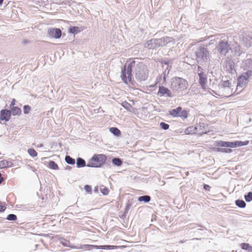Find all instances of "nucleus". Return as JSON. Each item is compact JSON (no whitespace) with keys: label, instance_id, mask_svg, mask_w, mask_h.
<instances>
[{"label":"nucleus","instance_id":"nucleus-1","mask_svg":"<svg viewBox=\"0 0 252 252\" xmlns=\"http://www.w3.org/2000/svg\"><path fill=\"white\" fill-rule=\"evenodd\" d=\"M122 69L121 78L126 84L128 82L132 83V72L137 81L141 82L145 81L148 76L149 70L147 67L138 58L130 60Z\"/></svg>","mask_w":252,"mask_h":252},{"label":"nucleus","instance_id":"nucleus-2","mask_svg":"<svg viewBox=\"0 0 252 252\" xmlns=\"http://www.w3.org/2000/svg\"><path fill=\"white\" fill-rule=\"evenodd\" d=\"M188 87V82L182 78L175 77L171 79L170 89L174 93H181L187 89Z\"/></svg>","mask_w":252,"mask_h":252},{"label":"nucleus","instance_id":"nucleus-3","mask_svg":"<svg viewBox=\"0 0 252 252\" xmlns=\"http://www.w3.org/2000/svg\"><path fill=\"white\" fill-rule=\"evenodd\" d=\"M195 54L196 60L200 65H204L209 59V52L207 48L204 46L198 47Z\"/></svg>","mask_w":252,"mask_h":252},{"label":"nucleus","instance_id":"nucleus-4","mask_svg":"<svg viewBox=\"0 0 252 252\" xmlns=\"http://www.w3.org/2000/svg\"><path fill=\"white\" fill-rule=\"evenodd\" d=\"M106 156L103 154L94 155L88 161L87 166L91 167H100L106 161Z\"/></svg>","mask_w":252,"mask_h":252},{"label":"nucleus","instance_id":"nucleus-5","mask_svg":"<svg viewBox=\"0 0 252 252\" xmlns=\"http://www.w3.org/2000/svg\"><path fill=\"white\" fill-rule=\"evenodd\" d=\"M249 141H236L234 142H228L223 141H218L216 142V146L223 147L235 148L247 145Z\"/></svg>","mask_w":252,"mask_h":252},{"label":"nucleus","instance_id":"nucleus-6","mask_svg":"<svg viewBox=\"0 0 252 252\" xmlns=\"http://www.w3.org/2000/svg\"><path fill=\"white\" fill-rule=\"evenodd\" d=\"M231 83L229 80L223 81L219 84L220 92L222 93V95L228 97L232 95V90L231 89Z\"/></svg>","mask_w":252,"mask_h":252},{"label":"nucleus","instance_id":"nucleus-7","mask_svg":"<svg viewBox=\"0 0 252 252\" xmlns=\"http://www.w3.org/2000/svg\"><path fill=\"white\" fill-rule=\"evenodd\" d=\"M216 49L221 55L226 56L230 49V43L225 39L220 40L216 45Z\"/></svg>","mask_w":252,"mask_h":252},{"label":"nucleus","instance_id":"nucleus-8","mask_svg":"<svg viewBox=\"0 0 252 252\" xmlns=\"http://www.w3.org/2000/svg\"><path fill=\"white\" fill-rule=\"evenodd\" d=\"M252 76V71L251 70H248L243 73L237 79V86L241 87L245 86L247 84L249 78Z\"/></svg>","mask_w":252,"mask_h":252},{"label":"nucleus","instance_id":"nucleus-9","mask_svg":"<svg viewBox=\"0 0 252 252\" xmlns=\"http://www.w3.org/2000/svg\"><path fill=\"white\" fill-rule=\"evenodd\" d=\"M233 56L236 57H240L241 54L245 53L240 45L236 41L230 43V49Z\"/></svg>","mask_w":252,"mask_h":252},{"label":"nucleus","instance_id":"nucleus-10","mask_svg":"<svg viewBox=\"0 0 252 252\" xmlns=\"http://www.w3.org/2000/svg\"><path fill=\"white\" fill-rule=\"evenodd\" d=\"M224 67L227 72L232 73L235 66V59L232 57H227L224 62Z\"/></svg>","mask_w":252,"mask_h":252},{"label":"nucleus","instance_id":"nucleus-11","mask_svg":"<svg viewBox=\"0 0 252 252\" xmlns=\"http://www.w3.org/2000/svg\"><path fill=\"white\" fill-rule=\"evenodd\" d=\"M157 94L160 97L164 96L171 98L175 96L169 89L162 86H159Z\"/></svg>","mask_w":252,"mask_h":252},{"label":"nucleus","instance_id":"nucleus-12","mask_svg":"<svg viewBox=\"0 0 252 252\" xmlns=\"http://www.w3.org/2000/svg\"><path fill=\"white\" fill-rule=\"evenodd\" d=\"M242 43L244 46L249 48L252 45V33H244L241 36Z\"/></svg>","mask_w":252,"mask_h":252},{"label":"nucleus","instance_id":"nucleus-13","mask_svg":"<svg viewBox=\"0 0 252 252\" xmlns=\"http://www.w3.org/2000/svg\"><path fill=\"white\" fill-rule=\"evenodd\" d=\"M207 130L206 129V124L204 123H199L193 128V133H196L200 135L206 133Z\"/></svg>","mask_w":252,"mask_h":252},{"label":"nucleus","instance_id":"nucleus-14","mask_svg":"<svg viewBox=\"0 0 252 252\" xmlns=\"http://www.w3.org/2000/svg\"><path fill=\"white\" fill-rule=\"evenodd\" d=\"M48 34L50 36L56 39L59 38L62 35V31L60 29H50L48 31Z\"/></svg>","mask_w":252,"mask_h":252},{"label":"nucleus","instance_id":"nucleus-15","mask_svg":"<svg viewBox=\"0 0 252 252\" xmlns=\"http://www.w3.org/2000/svg\"><path fill=\"white\" fill-rule=\"evenodd\" d=\"M11 117V111L7 109H2L0 111V120L8 122Z\"/></svg>","mask_w":252,"mask_h":252},{"label":"nucleus","instance_id":"nucleus-16","mask_svg":"<svg viewBox=\"0 0 252 252\" xmlns=\"http://www.w3.org/2000/svg\"><path fill=\"white\" fill-rule=\"evenodd\" d=\"M159 47H163L166 46L168 43L174 41L172 37L165 36L161 38L158 39Z\"/></svg>","mask_w":252,"mask_h":252},{"label":"nucleus","instance_id":"nucleus-17","mask_svg":"<svg viewBox=\"0 0 252 252\" xmlns=\"http://www.w3.org/2000/svg\"><path fill=\"white\" fill-rule=\"evenodd\" d=\"M149 49H156L159 47L158 44V39H152L147 42L145 46Z\"/></svg>","mask_w":252,"mask_h":252},{"label":"nucleus","instance_id":"nucleus-18","mask_svg":"<svg viewBox=\"0 0 252 252\" xmlns=\"http://www.w3.org/2000/svg\"><path fill=\"white\" fill-rule=\"evenodd\" d=\"M199 83L202 88L205 89L207 81V75L205 73H202L198 75Z\"/></svg>","mask_w":252,"mask_h":252},{"label":"nucleus","instance_id":"nucleus-19","mask_svg":"<svg viewBox=\"0 0 252 252\" xmlns=\"http://www.w3.org/2000/svg\"><path fill=\"white\" fill-rule=\"evenodd\" d=\"M13 163L11 161H9L6 160H2L0 161V168H4L8 167H12Z\"/></svg>","mask_w":252,"mask_h":252},{"label":"nucleus","instance_id":"nucleus-20","mask_svg":"<svg viewBox=\"0 0 252 252\" xmlns=\"http://www.w3.org/2000/svg\"><path fill=\"white\" fill-rule=\"evenodd\" d=\"M243 65L245 70L248 69L252 67V60L248 59L243 62Z\"/></svg>","mask_w":252,"mask_h":252},{"label":"nucleus","instance_id":"nucleus-21","mask_svg":"<svg viewBox=\"0 0 252 252\" xmlns=\"http://www.w3.org/2000/svg\"><path fill=\"white\" fill-rule=\"evenodd\" d=\"M10 109L11 115H12L13 116H19L21 114V110L18 107H12Z\"/></svg>","mask_w":252,"mask_h":252},{"label":"nucleus","instance_id":"nucleus-22","mask_svg":"<svg viewBox=\"0 0 252 252\" xmlns=\"http://www.w3.org/2000/svg\"><path fill=\"white\" fill-rule=\"evenodd\" d=\"M182 110V108L181 107H178L176 109H174L169 111V114L170 115L172 116L173 117H177L179 115V113L181 112Z\"/></svg>","mask_w":252,"mask_h":252},{"label":"nucleus","instance_id":"nucleus-23","mask_svg":"<svg viewBox=\"0 0 252 252\" xmlns=\"http://www.w3.org/2000/svg\"><path fill=\"white\" fill-rule=\"evenodd\" d=\"M76 165L78 168L83 167L86 166V161L82 158H78L76 161Z\"/></svg>","mask_w":252,"mask_h":252},{"label":"nucleus","instance_id":"nucleus-24","mask_svg":"<svg viewBox=\"0 0 252 252\" xmlns=\"http://www.w3.org/2000/svg\"><path fill=\"white\" fill-rule=\"evenodd\" d=\"M151 200V197L149 195H145L138 197V200L139 202H144L145 203L149 202Z\"/></svg>","mask_w":252,"mask_h":252},{"label":"nucleus","instance_id":"nucleus-25","mask_svg":"<svg viewBox=\"0 0 252 252\" xmlns=\"http://www.w3.org/2000/svg\"><path fill=\"white\" fill-rule=\"evenodd\" d=\"M65 161L68 164L74 165L75 163V159L68 155L65 156Z\"/></svg>","mask_w":252,"mask_h":252},{"label":"nucleus","instance_id":"nucleus-26","mask_svg":"<svg viewBox=\"0 0 252 252\" xmlns=\"http://www.w3.org/2000/svg\"><path fill=\"white\" fill-rule=\"evenodd\" d=\"M110 131L115 136H119L121 135L120 130L117 127H112L110 128Z\"/></svg>","mask_w":252,"mask_h":252},{"label":"nucleus","instance_id":"nucleus-27","mask_svg":"<svg viewBox=\"0 0 252 252\" xmlns=\"http://www.w3.org/2000/svg\"><path fill=\"white\" fill-rule=\"evenodd\" d=\"M112 163L115 166H120L122 164V160L118 158H114L112 160Z\"/></svg>","mask_w":252,"mask_h":252},{"label":"nucleus","instance_id":"nucleus-28","mask_svg":"<svg viewBox=\"0 0 252 252\" xmlns=\"http://www.w3.org/2000/svg\"><path fill=\"white\" fill-rule=\"evenodd\" d=\"M236 205L239 208H244L245 207L246 204L243 200L238 199L235 201Z\"/></svg>","mask_w":252,"mask_h":252},{"label":"nucleus","instance_id":"nucleus-29","mask_svg":"<svg viewBox=\"0 0 252 252\" xmlns=\"http://www.w3.org/2000/svg\"><path fill=\"white\" fill-rule=\"evenodd\" d=\"M80 31L79 30V28L78 27L75 26L70 27L69 29V32L73 34H77Z\"/></svg>","mask_w":252,"mask_h":252},{"label":"nucleus","instance_id":"nucleus-30","mask_svg":"<svg viewBox=\"0 0 252 252\" xmlns=\"http://www.w3.org/2000/svg\"><path fill=\"white\" fill-rule=\"evenodd\" d=\"M95 247L97 249H103V250H110L112 249L113 246L110 245H104V246H92Z\"/></svg>","mask_w":252,"mask_h":252},{"label":"nucleus","instance_id":"nucleus-31","mask_svg":"<svg viewBox=\"0 0 252 252\" xmlns=\"http://www.w3.org/2000/svg\"><path fill=\"white\" fill-rule=\"evenodd\" d=\"M49 166L50 168L57 170L59 169L58 164L54 161H50L49 162Z\"/></svg>","mask_w":252,"mask_h":252},{"label":"nucleus","instance_id":"nucleus-32","mask_svg":"<svg viewBox=\"0 0 252 252\" xmlns=\"http://www.w3.org/2000/svg\"><path fill=\"white\" fill-rule=\"evenodd\" d=\"M121 105L127 111H131V105L126 101H124L122 103Z\"/></svg>","mask_w":252,"mask_h":252},{"label":"nucleus","instance_id":"nucleus-33","mask_svg":"<svg viewBox=\"0 0 252 252\" xmlns=\"http://www.w3.org/2000/svg\"><path fill=\"white\" fill-rule=\"evenodd\" d=\"M6 219L10 221H15L17 219V216L15 214H9L7 217Z\"/></svg>","mask_w":252,"mask_h":252},{"label":"nucleus","instance_id":"nucleus-34","mask_svg":"<svg viewBox=\"0 0 252 252\" xmlns=\"http://www.w3.org/2000/svg\"><path fill=\"white\" fill-rule=\"evenodd\" d=\"M171 69V65L169 64V67H168V66H166V68L165 69L164 72H163L164 76H163V80L165 81L166 80V75H168L169 73V71L170 69Z\"/></svg>","mask_w":252,"mask_h":252},{"label":"nucleus","instance_id":"nucleus-35","mask_svg":"<svg viewBox=\"0 0 252 252\" xmlns=\"http://www.w3.org/2000/svg\"><path fill=\"white\" fill-rule=\"evenodd\" d=\"M28 152L29 154L32 157H36L37 155V152L33 149H29L28 151Z\"/></svg>","mask_w":252,"mask_h":252},{"label":"nucleus","instance_id":"nucleus-36","mask_svg":"<svg viewBox=\"0 0 252 252\" xmlns=\"http://www.w3.org/2000/svg\"><path fill=\"white\" fill-rule=\"evenodd\" d=\"M245 199L247 202H250L252 200V192H249L245 195Z\"/></svg>","mask_w":252,"mask_h":252},{"label":"nucleus","instance_id":"nucleus-37","mask_svg":"<svg viewBox=\"0 0 252 252\" xmlns=\"http://www.w3.org/2000/svg\"><path fill=\"white\" fill-rule=\"evenodd\" d=\"M240 245L241 248L245 250H248L251 248V246L248 243H243Z\"/></svg>","mask_w":252,"mask_h":252},{"label":"nucleus","instance_id":"nucleus-38","mask_svg":"<svg viewBox=\"0 0 252 252\" xmlns=\"http://www.w3.org/2000/svg\"><path fill=\"white\" fill-rule=\"evenodd\" d=\"M220 148V152L221 153H231L232 152V150L231 149L228 148H222L223 147H221Z\"/></svg>","mask_w":252,"mask_h":252},{"label":"nucleus","instance_id":"nucleus-39","mask_svg":"<svg viewBox=\"0 0 252 252\" xmlns=\"http://www.w3.org/2000/svg\"><path fill=\"white\" fill-rule=\"evenodd\" d=\"M160 126L161 128H162L164 130H167L169 128V126L167 124H166L164 122H161L160 123Z\"/></svg>","mask_w":252,"mask_h":252},{"label":"nucleus","instance_id":"nucleus-40","mask_svg":"<svg viewBox=\"0 0 252 252\" xmlns=\"http://www.w3.org/2000/svg\"><path fill=\"white\" fill-rule=\"evenodd\" d=\"M31 109V107L28 105L24 106V112L25 114H29Z\"/></svg>","mask_w":252,"mask_h":252},{"label":"nucleus","instance_id":"nucleus-41","mask_svg":"<svg viewBox=\"0 0 252 252\" xmlns=\"http://www.w3.org/2000/svg\"><path fill=\"white\" fill-rule=\"evenodd\" d=\"M84 189L86 192L88 193H92V187L91 186L86 185L84 186Z\"/></svg>","mask_w":252,"mask_h":252},{"label":"nucleus","instance_id":"nucleus-42","mask_svg":"<svg viewBox=\"0 0 252 252\" xmlns=\"http://www.w3.org/2000/svg\"><path fill=\"white\" fill-rule=\"evenodd\" d=\"M100 191L103 195H107L109 192L108 189L106 187H103V188H100Z\"/></svg>","mask_w":252,"mask_h":252},{"label":"nucleus","instance_id":"nucleus-43","mask_svg":"<svg viewBox=\"0 0 252 252\" xmlns=\"http://www.w3.org/2000/svg\"><path fill=\"white\" fill-rule=\"evenodd\" d=\"M194 127H188V128H187L186 129V131L185 132L187 133V134H190V133H193L192 132L193 131V128H194Z\"/></svg>","mask_w":252,"mask_h":252},{"label":"nucleus","instance_id":"nucleus-44","mask_svg":"<svg viewBox=\"0 0 252 252\" xmlns=\"http://www.w3.org/2000/svg\"><path fill=\"white\" fill-rule=\"evenodd\" d=\"M197 74L198 75H199V74H201L202 73H205L204 71H203V69L202 68V67H201L200 66H198L197 67Z\"/></svg>","mask_w":252,"mask_h":252},{"label":"nucleus","instance_id":"nucleus-45","mask_svg":"<svg viewBox=\"0 0 252 252\" xmlns=\"http://www.w3.org/2000/svg\"><path fill=\"white\" fill-rule=\"evenodd\" d=\"M161 63L162 64L163 67H164V65H166V66H168V67H169V64H170V63L169 61L164 60L161 62Z\"/></svg>","mask_w":252,"mask_h":252},{"label":"nucleus","instance_id":"nucleus-46","mask_svg":"<svg viewBox=\"0 0 252 252\" xmlns=\"http://www.w3.org/2000/svg\"><path fill=\"white\" fill-rule=\"evenodd\" d=\"M131 205L130 203H127L126 204V207L125 208V214L128 213V211L130 207H131Z\"/></svg>","mask_w":252,"mask_h":252},{"label":"nucleus","instance_id":"nucleus-47","mask_svg":"<svg viewBox=\"0 0 252 252\" xmlns=\"http://www.w3.org/2000/svg\"><path fill=\"white\" fill-rule=\"evenodd\" d=\"M180 116L184 117L185 118L187 117V113L186 111H183L181 112V114L180 115Z\"/></svg>","mask_w":252,"mask_h":252},{"label":"nucleus","instance_id":"nucleus-48","mask_svg":"<svg viewBox=\"0 0 252 252\" xmlns=\"http://www.w3.org/2000/svg\"><path fill=\"white\" fill-rule=\"evenodd\" d=\"M16 100L15 99H13L11 102L10 104V108H11L12 107H14V105L15 104Z\"/></svg>","mask_w":252,"mask_h":252},{"label":"nucleus","instance_id":"nucleus-49","mask_svg":"<svg viewBox=\"0 0 252 252\" xmlns=\"http://www.w3.org/2000/svg\"><path fill=\"white\" fill-rule=\"evenodd\" d=\"M203 188H204V189H205L206 190H209L211 187L210 186L205 184L204 185Z\"/></svg>","mask_w":252,"mask_h":252},{"label":"nucleus","instance_id":"nucleus-50","mask_svg":"<svg viewBox=\"0 0 252 252\" xmlns=\"http://www.w3.org/2000/svg\"><path fill=\"white\" fill-rule=\"evenodd\" d=\"M6 207L4 206L0 205V212H2L5 211Z\"/></svg>","mask_w":252,"mask_h":252},{"label":"nucleus","instance_id":"nucleus-51","mask_svg":"<svg viewBox=\"0 0 252 252\" xmlns=\"http://www.w3.org/2000/svg\"><path fill=\"white\" fill-rule=\"evenodd\" d=\"M220 148L215 147L213 148V151L215 152H220Z\"/></svg>","mask_w":252,"mask_h":252},{"label":"nucleus","instance_id":"nucleus-52","mask_svg":"<svg viewBox=\"0 0 252 252\" xmlns=\"http://www.w3.org/2000/svg\"><path fill=\"white\" fill-rule=\"evenodd\" d=\"M98 187H95L94 188V192L95 193H97L98 192Z\"/></svg>","mask_w":252,"mask_h":252},{"label":"nucleus","instance_id":"nucleus-53","mask_svg":"<svg viewBox=\"0 0 252 252\" xmlns=\"http://www.w3.org/2000/svg\"><path fill=\"white\" fill-rule=\"evenodd\" d=\"M3 178L2 177L0 178V184L3 182Z\"/></svg>","mask_w":252,"mask_h":252},{"label":"nucleus","instance_id":"nucleus-54","mask_svg":"<svg viewBox=\"0 0 252 252\" xmlns=\"http://www.w3.org/2000/svg\"><path fill=\"white\" fill-rule=\"evenodd\" d=\"M71 168V167L69 166H67L66 167V169L70 170Z\"/></svg>","mask_w":252,"mask_h":252},{"label":"nucleus","instance_id":"nucleus-55","mask_svg":"<svg viewBox=\"0 0 252 252\" xmlns=\"http://www.w3.org/2000/svg\"><path fill=\"white\" fill-rule=\"evenodd\" d=\"M4 0H0V5H2Z\"/></svg>","mask_w":252,"mask_h":252},{"label":"nucleus","instance_id":"nucleus-56","mask_svg":"<svg viewBox=\"0 0 252 252\" xmlns=\"http://www.w3.org/2000/svg\"><path fill=\"white\" fill-rule=\"evenodd\" d=\"M249 251L252 252V247L251 246V248L250 250H248Z\"/></svg>","mask_w":252,"mask_h":252},{"label":"nucleus","instance_id":"nucleus-57","mask_svg":"<svg viewBox=\"0 0 252 252\" xmlns=\"http://www.w3.org/2000/svg\"><path fill=\"white\" fill-rule=\"evenodd\" d=\"M63 245L64 246H67V245H66V243H63Z\"/></svg>","mask_w":252,"mask_h":252},{"label":"nucleus","instance_id":"nucleus-58","mask_svg":"<svg viewBox=\"0 0 252 252\" xmlns=\"http://www.w3.org/2000/svg\"><path fill=\"white\" fill-rule=\"evenodd\" d=\"M0 177H1V173H0Z\"/></svg>","mask_w":252,"mask_h":252}]
</instances>
